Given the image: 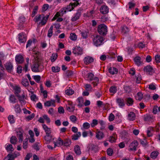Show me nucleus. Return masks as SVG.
Returning a JSON list of instances; mask_svg holds the SVG:
<instances>
[{
	"instance_id": "09e8293b",
	"label": "nucleus",
	"mask_w": 160,
	"mask_h": 160,
	"mask_svg": "<svg viewBox=\"0 0 160 160\" xmlns=\"http://www.w3.org/2000/svg\"><path fill=\"white\" fill-rule=\"evenodd\" d=\"M33 79L38 83L41 80V77L39 75H35L32 76Z\"/></svg>"
},
{
	"instance_id": "f257e3e1",
	"label": "nucleus",
	"mask_w": 160,
	"mask_h": 160,
	"mask_svg": "<svg viewBox=\"0 0 160 160\" xmlns=\"http://www.w3.org/2000/svg\"><path fill=\"white\" fill-rule=\"evenodd\" d=\"M98 31L100 34L106 35L107 32V27L104 24H101L98 26Z\"/></svg>"
},
{
	"instance_id": "c9c22d12",
	"label": "nucleus",
	"mask_w": 160,
	"mask_h": 160,
	"mask_svg": "<svg viewBox=\"0 0 160 160\" xmlns=\"http://www.w3.org/2000/svg\"><path fill=\"white\" fill-rule=\"evenodd\" d=\"M143 95L142 92H138L136 96V99L140 101L143 98Z\"/></svg>"
},
{
	"instance_id": "ddd939ff",
	"label": "nucleus",
	"mask_w": 160,
	"mask_h": 160,
	"mask_svg": "<svg viewBox=\"0 0 160 160\" xmlns=\"http://www.w3.org/2000/svg\"><path fill=\"white\" fill-rule=\"evenodd\" d=\"M81 13L79 10L78 11L74 16L72 18L71 20L72 22H74L78 20L81 15Z\"/></svg>"
},
{
	"instance_id": "ea45409f",
	"label": "nucleus",
	"mask_w": 160,
	"mask_h": 160,
	"mask_svg": "<svg viewBox=\"0 0 160 160\" xmlns=\"http://www.w3.org/2000/svg\"><path fill=\"white\" fill-rule=\"evenodd\" d=\"M60 69V68L58 66L52 67V71L54 72H59Z\"/></svg>"
},
{
	"instance_id": "6e6d98bb",
	"label": "nucleus",
	"mask_w": 160,
	"mask_h": 160,
	"mask_svg": "<svg viewBox=\"0 0 160 160\" xmlns=\"http://www.w3.org/2000/svg\"><path fill=\"white\" fill-rule=\"evenodd\" d=\"M152 131V128H148L147 131V134L148 137H150L152 135V134L151 132V131Z\"/></svg>"
},
{
	"instance_id": "8fccbe9b",
	"label": "nucleus",
	"mask_w": 160,
	"mask_h": 160,
	"mask_svg": "<svg viewBox=\"0 0 160 160\" xmlns=\"http://www.w3.org/2000/svg\"><path fill=\"white\" fill-rule=\"evenodd\" d=\"M124 89L126 92L129 93L131 92V87L128 86H125L124 87Z\"/></svg>"
},
{
	"instance_id": "a19ab883",
	"label": "nucleus",
	"mask_w": 160,
	"mask_h": 160,
	"mask_svg": "<svg viewBox=\"0 0 160 160\" xmlns=\"http://www.w3.org/2000/svg\"><path fill=\"white\" fill-rule=\"evenodd\" d=\"M6 149L8 151H11V152L14 150V148L10 144L7 145Z\"/></svg>"
},
{
	"instance_id": "603ef678",
	"label": "nucleus",
	"mask_w": 160,
	"mask_h": 160,
	"mask_svg": "<svg viewBox=\"0 0 160 160\" xmlns=\"http://www.w3.org/2000/svg\"><path fill=\"white\" fill-rule=\"evenodd\" d=\"M10 100L12 103H15L17 101V99L15 97V96L14 95H11L10 97Z\"/></svg>"
},
{
	"instance_id": "49530a36",
	"label": "nucleus",
	"mask_w": 160,
	"mask_h": 160,
	"mask_svg": "<svg viewBox=\"0 0 160 160\" xmlns=\"http://www.w3.org/2000/svg\"><path fill=\"white\" fill-rule=\"evenodd\" d=\"M71 143V140L70 139H66L63 142V144L64 146H68Z\"/></svg>"
},
{
	"instance_id": "c03bdc74",
	"label": "nucleus",
	"mask_w": 160,
	"mask_h": 160,
	"mask_svg": "<svg viewBox=\"0 0 160 160\" xmlns=\"http://www.w3.org/2000/svg\"><path fill=\"white\" fill-rule=\"evenodd\" d=\"M14 108L15 111L17 113H20L21 111V110L20 107V106L18 104H17L15 105Z\"/></svg>"
},
{
	"instance_id": "3c124183",
	"label": "nucleus",
	"mask_w": 160,
	"mask_h": 160,
	"mask_svg": "<svg viewBox=\"0 0 160 160\" xmlns=\"http://www.w3.org/2000/svg\"><path fill=\"white\" fill-rule=\"evenodd\" d=\"M113 152V149L110 148H108L107 150V154L109 156H112Z\"/></svg>"
},
{
	"instance_id": "2f4dec72",
	"label": "nucleus",
	"mask_w": 160,
	"mask_h": 160,
	"mask_svg": "<svg viewBox=\"0 0 160 160\" xmlns=\"http://www.w3.org/2000/svg\"><path fill=\"white\" fill-rule=\"evenodd\" d=\"M65 92L66 94L70 96L72 95L74 93V91L72 89L69 88L66 90Z\"/></svg>"
},
{
	"instance_id": "6ab92c4d",
	"label": "nucleus",
	"mask_w": 160,
	"mask_h": 160,
	"mask_svg": "<svg viewBox=\"0 0 160 160\" xmlns=\"http://www.w3.org/2000/svg\"><path fill=\"white\" fill-rule=\"evenodd\" d=\"M76 7L72 2H71L66 7V8L68 11H71L73 10L75 7Z\"/></svg>"
},
{
	"instance_id": "bf43d9fd",
	"label": "nucleus",
	"mask_w": 160,
	"mask_h": 160,
	"mask_svg": "<svg viewBox=\"0 0 160 160\" xmlns=\"http://www.w3.org/2000/svg\"><path fill=\"white\" fill-rule=\"evenodd\" d=\"M116 139L115 138L112 136H110L108 138V141L109 142L112 143L116 141Z\"/></svg>"
},
{
	"instance_id": "dca6fc26",
	"label": "nucleus",
	"mask_w": 160,
	"mask_h": 160,
	"mask_svg": "<svg viewBox=\"0 0 160 160\" xmlns=\"http://www.w3.org/2000/svg\"><path fill=\"white\" fill-rule=\"evenodd\" d=\"M17 96L18 98V99L21 102L22 104H25V101L24 100L25 96L24 92L22 96L18 95Z\"/></svg>"
},
{
	"instance_id": "cd10ccee",
	"label": "nucleus",
	"mask_w": 160,
	"mask_h": 160,
	"mask_svg": "<svg viewBox=\"0 0 160 160\" xmlns=\"http://www.w3.org/2000/svg\"><path fill=\"white\" fill-rule=\"evenodd\" d=\"M44 139L47 143L49 142L52 139V137L51 134H46V136L44 137Z\"/></svg>"
},
{
	"instance_id": "a878e982",
	"label": "nucleus",
	"mask_w": 160,
	"mask_h": 160,
	"mask_svg": "<svg viewBox=\"0 0 160 160\" xmlns=\"http://www.w3.org/2000/svg\"><path fill=\"white\" fill-rule=\"evenodd\" d=\"M141 60V58L139 57H136L134 59V61L135 64L138 66H140L142 63Z\"/></svg>"
},
{
	"instance_id": "a18cd8bd",
	"label": "nucleus",
	"mask_w": 160,
	"mask_h": 160,
	"mask_svg": "<svg viewBox=\"0 0 160 160\" xmlns=\"http://www.w3.org/2000/svg\"><path fill=\"white\" fill-rule=\"evenodd\" d=\"M129 31V28L126 26H124L122 28V32L124 33H126Z\"/></svg>"
},
{
	"instance_id": "473e14b6",
	"label": "nucleus",
	"mask_w": 160,
	"mask_h": 160,
	"mask_svg": "<svg viewBox=\"0 0 160 160\" xmlns=\"http://www.w3.org/2000/svg\"><path fill=\"white\" fill-rule=\"evenodd\" d=\"M43 17V14H42L41 15H39L38 16H36L34 18V20L36 22H37L39 21H41V19L42 18V17Z\"/></svg>"
},
{
	"instance_id": "aec40b11",
	"label": "nucleus",
	"mask_w": 160,
	"mask_h": 160,
	"mask_svg": "<svg viewBox=\"0 0 160 160\" xmlns=\"http://www.w3.org/2000/svg\"><path fill=\"white\" fill-rule=\"evenodd\" d=\"M118 105L120 107H123L125 105L124 100L121 98H117L116 99Z\"/></svg>"
},
{
	"instance_id": "0eeeda50",
	"label": "nucleus",
	"mask_w": 160,
	"mask_h": 160,
	"mask_svg": "<svg viewBox=\"0 0 160 160\" xmlns=\"http://www.w3.org/2000/svg\"><path fill=\"white\" fill-rule=\"evenodd\" d=\"M67 109L70 112H73L75 110V106L72 104V102L71 101L68 102V104L66 105Z\"/></svg>"
},
{
	"instance_id": "9d476101",
	"label": "nucleus",
	"mask_w": 160,
	"mask_h": 160,
	"mask_svg": "<svg viewBox=\"0 0 160 160\" xmlns=\"http://www.w3.org/2000/svg\"><path fill=\"white\" fill-rule=\"evenodd\" d=\"M96 134V137L98 140H101L104 137L103 133L98 129L97 130Z\"/></svg>"
},
{
	"instance_id": "79ce46f5",
	"label": "nucleus",
	"mask_w": 160,
	"mask_h": 160,
	"mask_svg": "<svg viewBox=\"0 0 160 160\" xmlns=\"http://www.w3.org/2000/svg\"><path fill=\"white\" fill-rule=\"evenodd\" d=\"M38 9V7L37 6H35L34 7V8L33 10V11L32 12V15H31L32 17H33L35 16V14H36L37 12Z\"/></svg>"
},
{
	"instance_id": "5fc2aeb1",
	"label": "nucleus",
	"mask_w": 160,
	"mask_h": 160,
	"mask_svg": "<svg viewBox=\"0 0 160 160\" xmlns=\"http://www.w3.org/2000/svg\"><path fill=\"white\" fill-rule=\"evenodd\" d=\"M70 119L74 123H75L77 121V118L74 115H72L70 117Z\"/></svg>"
},
{
	"instance_id": "393cba45",
	"label": "nucleus",
	"mask_w": 160,
	"mask_h": 160,
	"mask_svg": "<svg viewBox=\"0 0 160 160\" xmlns=\"http://www.w3.org/2000/svg\"><path fill=\"white\" fill-rule=\"evenodd\" d=\"M126 104L127 105L131 106L133 103V100L132 98H128L126 99Z\"/></svg>"
},
{
	"instance_id": "9b49d317",
	"label": "nucleus",
	"mask_w": 160,
	"mask_h": 160,
	"mask_svg": "<svg viewBox=\"0 0 160 160\" xmlns=\"http://www.w3.org/2000/svg\"><path fill=\"white\" fill-rule=\"evenodd\" d=\"M100 12L102 14H106L108 12L109 8L106 5L102 6L100 8Z\"/></svg>"
},
{
	"instance_id": "7c9ffc66",
	"label": "nucleus",
	"mask_w": 160,
	"mask_h": 160,
	"mask_svg": "<svg viewBox=\"0 0 160 160\" xmlns=\"http://www.w3.org/2000/svg\"><path fill=\"white\" fill-rule=\"evenodd\" d=\"M74 152L77 154L80 155L81 154V151L79 146L77 145L75 147Z\"/></svg>"
},
{
	"instance_id": "7ed1b4c3",
	"label": "nucleus",
	"mask_w": 160,
	"mask_h": 160,
	"mask_svg": "<svg viewBox=\"0 0 160 160\" xmlns=\"http://www.w3.org/2000/svg\"><path fill=\"white\" fill-rule=\"evenodd\" d=\"M16 132L17 133V137L18 138L19 142H22L23 140V130L21 128H19L17 130Z\"/></svg>"
},
{
	"instance_id": "69168bd1",
	"label": "nucleus",
	"mask_w": 160,
	"mask_h": 160,
	"mask_svg": "<svg viewBox=\"0 0 160 160\" xmlns=\"http://www.w3.org/2000/svg\"><path fill=\"white\" fill-rule=\"evenodd\" d=\"M61 15H62V14L60 13V12H57L52 19V20L53 21L56 19L59 16H61Z\"/></svg>"
},
{
	"instance_id": "72a5a7b5",
	"label": "nucleus",
	"mask_w": 160,
	"mask_h": 160,
	"mask_svg": "<svg viewBox=\"0 0 160 160\" xmlns=\"http://www.w3.org/2000/svg\"><path fill=\"white\" fill-rule=\"evenodd\" d=\"M158 152L157 151L152 152L150 155L151 157L153 159H155L158 156Z\"/></svg>"
},
{
	"instance_id": "2eb2a0df",
	"label": "nucleus",
	"mask_w": 160,
	"mask_h": 160,
	"mask_svg": "<svg viewBox=\"0 0 160 160\" xmlns=\"http://www.w3.org/2000/svg\"><path fill=\"white\" fill-rule=\"evenodd\" d=\"M5 67L8 72H11L12 71L13 66L11 62L6 63Z\"/></svg>"
},
{
	"instance_id": "de8ad7c7",
	"label": "nucleus",
	"mask_w": 160,
	"mask_h": 160,
	"mask_svg": "<svg viewBox=\"0 0 160 160\" xmlns=\"http://www.w3.org/2000/svg\"><path fill=\"white\" fill-rule=\"evenodd\" d=\"M117 88L115 86H113L111 87L109 89V91L111 93H115L117 92Z\"/></svg>"
},
{
	"instance_id": "6e6552de",
	"label": "nucleus",
	"mask_w": 160,
	"mask_h": 160,
	"mask_svg": "<svg viewBox=\"0 0 160 160\" xmlns=\"http://www.w3.org/2000/svg\"><path fill=\"white\" fill-rule=\"evenodd\" d=\"M73 53L78 55H81L82 53V49L79 47H76L73 49Z\"/></svg>"
},
{
	"instance_id": "4c0bfd02",
	"label": "nucleus",
	"mask_w": 160,
	"mask_h": 160,
	"mask_svg": "<svg viewBox=\"0 0 160 160\" xmlns=\"http://www.w3.org/2000/svg\"><path fill=\"white\" fill-rule=\"evenodd\" d=\"M58 57V54L57 53H53L50 59L52 62H54Z\"/></svg>"
},
{
	"instance_id": "bb28decb",
	"label": "nucleus",
	"mask_w": 160,
	"mask_h": 160,
	"mask_svg": "<svg viewBox=\"0 0 160 160\" xmlns=\"http://www.w3.org/2000/svg\"><path fill=\"white\" fill-rule=\"evenodd\" d=\"M13 89L15 91V93L16 96L19 95V93L21 92V88L20 87L18 86H15L13 88Z\"/></svg>"
},
{
	"instance_id": "864d4df0",
	"label": "nucleus",
	"mask_w": 160,
	"mask_h": 160,
	"mask_svg": "<svg viewBox=\"0 0 160 160\" xmlns=\"http://www.w3.org/2000/svg\"><path fill=\"white\" fill-rule=\"evenodd\" d=\"M23 148L24 149H26L28 148V139H26L23 141L22 145Z\"/></svg>"
},
{
	"instance_id": "1a4fd4ad",
	"label": "nucleus",
	"mask_w": 160,
	"mask_h": 160,
	"mask_svg": "<svg viewBox=\"0 0 160 160\" xmlns=\"http://www.w3.org/2000/svg\"><path fill=\"white\" fill-rule=\"evenodd\" d=\"M19 41L20 43H23L26 41V36L23 33H20L18 35Z\"/></svg>"
},
{
	"instance_id": "e433bc0d",
	"label": "nucleus",
	"mask_w": 160,
	"mask_h": 160,
	"mask_svg": "<svg viewBox=\"0 0 160 160\" xmlns=\"http://www.w3.org/2000/svg\"><path fill=\"white\" fill-rule=\"evenodd\" d=\"M22 85L25 87H28L29 85V83L28 80L26 79H24L22 80Z\"/></svg>"
},
{
	"instance_id": "39448f33",
	"label": "nucleus",
	"mask_w": 160,
	"mask_h": 160,
	"mask_svg": "<svg viewBox=\"0 0 160 160\" xmlns=\"http://www.w3.org/2000/svg\"><path fill=\"white\" fill-rule=\"evenodd\" d=\"M39 65L38 61H36L34 63L32 66V70L34 72H39V71L38 69V67Z\"/></svg>"
},
{
	"instance_id": "412c9836",
	"label": "nucleus",
	"mask_w": 160,
	"mask_h": 160,
	"mask_svg": "<svg viewBox=\"0 0 160 160\" xmlns=\"http://www.w3.org/2000/svg\"><path fill=\"white\" fill-rule=\"evenodd\" d=\"M55 101L54 100H51L48 101L44 103V105L46 107H49L51 105L55 106Z\"/></svg>"
},
{
	"instance_id": "f8f14e48",
	"label": "nucleus",
	"mask_w": 160,
	"mask_h": 160,
	"mask_svg": "<svg viewBox=\"0 0 160 160\" xmlns=\"http://www.w3.org/2000/svg\"><path fill=\"white\" fill-rule=\"evenodd\" d=\"M93 58L89 56L85 57L84 59V62L86 64H89L93 62Z\"/></svg>"
},
{
	"instance_id": "e2e57ef3",
	"label": "nucleus",
	"mask_w": 160,
	"mask_h": 160,
	"mask_svg": "<svg viewBox=\"0 0 160 160\" xmlns=\"http://www.w3.org/2000/svg\"><path fill=\"white\" fill-rule=\"evenodd\" d=\"M49 7V5L47 4H45L43 5L42 10L43 11H46Z\"/></svg>"
},
{
	"instance_id": "0e129e2a",
	"label": "nucleus",
	"mask_w": 160,
	"mask_h": 160,
	"mask_svg": "<svg viewBox=\"0 0 160 160\" xmlns=\"http://www.w3.org/2000/svg\"><path fill=\"white\" fill-rule=\"evenodd\" d=\"M67 10L65 7L62 8L61 9L60 11V13L62 14V15L63 14H65L67 12Z\"/></svg>"
},
{
	"instance_id": "37998d69",
	"label": "nucleus",
	"mask_w": 160,
	"mask_h": 160,
	"mask_svg": "<svg viewBox=\"0 0 160 160\" xmlns=\"http://www.w3.org/2000/svg\"><path fill=\"white\" fill-rule=\"evenodd\" d=\"M70 39L72 40L75 41L77 39V37L75 33H72L69 37Z\"/></svg>"
},
{
	"instance_id": "f03ea898",
	"label": "nucleus",
	"mask_w": 160,
	"mask_h": 160,
	"mask_svg": "<svg viewBox=\"0 0 160 160\" xmlns=\"http://www.w3.org/2000/svg\"><path fill=\"white\" fill-rule=\"evenodd\" d=\"M103 41V38L99 35L95 37L93 39V43L96 46L100 45Z\"/></svg>"
},
{
	"instance_id": "423d86ee",
	"label": "nucleus",
	"mask_w": 160,
	"mask_h": 160,
	"mask_svg": "<svg viewBox=\"0 0 160 160\" xmlns=\"http://www.w3.org/2000/svg\"><path fill=\"white\" fill-rule=\"evenodd\" d=\"M138 142L136 140L134 141L130 144L129 146L130 148L128 149L129 151H136V147L138 146Z\"/></svg>"
},
{
	"instance_id": "4468645a",
	"label": "nucleus",
	"mask_w": 160,
	"mask_h": 160,
	"mask_svg": "<svg viewBox=\"0 0 160 160\" xmlns=\"http://www.w3.org/2000/svg\"><path fill=\"white\" fill-rule=\"evenodd\" d=\"M15 60L18 63L21 64L24 61V58L22 55H19L16 56Z\"/></svg>"
},
{
	"instance_id": "5701e85b",
	"label": "nucleus",
	"mask_w": 160,
	"mask_h": 160,
	"mask_svg": "<svg viewBox=\"0 0 160 160\" xmlns=\"http://www.w3.org/2000/svg\"><path fill=\"white\" fill-rule=\"evenodd\" d=\"M43 128L45 130L46 134H51V131L50 128H48L45 124H42Z\"/></svg>"
},
{
	"instance_id": "b1692460",
	"label": "nucleus",
	"mask_w": 160,
	"mask_h": 160,
	"mask_svg": "<svg viewBox=\"0 0 160 160\" xmlns=\"http://www.w3.org/2000/svg\"><path fill=\"white\" fill-rule=\"evenodd\" d=\"M108 71L112 75L117 73L118 69L115 68H110L108 69Z\"/></svg>"
},
{
	"instance_id": "58836bf2",
	"label": "nucleus",
	"mask_w": 160,
	"mask_h": 160,
	"mask_svg": "<svg viewBox=\"0 0 160 160\" xmlns=\"http://www.w3.org/2000/svg\"><path fill=\"white\" fill-rule=\"evenodd\" d=\"M17 141V138L15 136H12L10 138V142L12 144H15Z\"/></svg>"
},
{
	"instance_id": "774afa93",
	"label": "nucleus",
	"mask_w": 160,
	"mask_h": 160,
	"mask_svg": "<svg viewBox=\"0 0 160 160\" xmlns=\"http://www.w3.org/2000/svg\"><path fill=\"white\" fill-rule=\"evenodd\" d=\"M149 88L151 90H154L156 89V87L153 84H151L149 85Z\"/></svg>"
},
{
	"instance_id": "4be33fe9",
	"label": "nucleus",
	"mask_w": 160,
	"mask_h": 160,
	"mask_svg": "<svg viewBox=\"0 0 160 160\" xmlns=\"http://www.w3.org/2000/svg\"><path fill=\"white\" fill-rule=\"evenodd\" d=\"M77 100L78 101V106L81 108L83 106L84 100L83 98L82 97L78 98L77 99Z\"/></svg>"
},
{
	"instance_id": "13d9d810",
	"label": "nucleus",
	"mask_w": 160,
	"mask_h": 160,
	"mask_svg": "<svg viewBox=\"0 0 160 160\" xmlns=\"http://www.w3.org/2000/svg\"><path fill=\"white\" fill-rule=\"evenodd\" d=\"M90 127V124L88 122H85L83 124V127L84 129H88Z\"/></svg>"
},
{
	"instance_id": "4d7b16f0",
	"label": "nucleus",
	"mask_w": 160,
	"mask_h": 160,
	"mask_svg": "<svg viewBox=\"0 0 160 160\" xmlns=\"http://www.w3.org/2000/svg\"><path fill=\"white\" fill-rule=\"evenodd\" d=\"M87 76L88 80L90 81L93 80L94 75L92 73H88Z\"/></svg>"
},
{
	"instance_id": "f704fd0d",
	"label": "nucleus",
	"mask_w": 160,
	"mask_h": 160,
	"mask_svg": "<svg viewBox=\"0 0 160 160\" xmlns=\"http://www.w3.org/2000/svg\"><path fill=\"white\" fill-rule=\"evenodd\" d=\"M53 28V26L52 25L50 27V28L48 30V37L49 38H51L52 35Z\"/></svg>"
},
{
	"instance_id": "c756f323",
	"label": "nucleus",
	"mask_w": 160,
	"mask_h": 160,
	"mask_svg": "<svg viewBox=\"0 0 160 160\" xmlns=\"http://www.w3.org/2000/svg\"><path fill=\"white\" fill-rule=\"evenodd\" d=\"M81 136V133L80 132H78L76 134H74L72 136V139L74 140H77L78 138Z\"/></svg>"
},
{
	"instance_id": "680f3d73",
	"label": "nucleus",
	"mask_w": 160,
	"mask_h": 160,
	"mask_svg": "<svg viewBox=\"0 0 160 160\" xmlns=\"http://www.w3.org/2000/svg\"><path fill=\"white\" fill-rule=\"evenodd\" d=\"M8 119L11 123H13L14 122L13 115H9L8 117Z\"/></svg>"
},
{
	"instance_id": "c85d7f7f",
	"label": "nucleus",
	"mask_w": 160,
	"mask_h": 160,
	"mask_svg": "<svg viewBox=\"0 0 160 160\" xmlns=\"http://www.w3.org/2000/svg\"><path fill=\"white\" fill-rule=\"evenodd\" d=\"M63 144V141L60 138H59L58 140L55 143V146H59Z\"/></svg>"
},
{
	"instance_id": "a211bd4d",
	"label": "nucleus",
	"mask_w": 160,
	"mask_h": 160,
	"mask_svg": "<svg viewBox=\"0 0 160 160\" xmlns=\"http://www.w3.org/2000/svg\"><path fill=\"white\" fill-rule=\"evenodd\" d=\"M136 115L133 112H130L128 115V119L130 121H133L135 120Z\"/></svg>"
},
{
	"instance_id": "338daca9",
	"label": "nucleus",
	"mask_w": 160,
	"mask_h": 160,
	"mask_svg": "<svg viewBox=\"0 0 160 160\" xmlns=\"http://www.w3.org/2000/svg\"><path fill=\"white\" fill-rule=\"evenodd\" d=\"M155 60L157 63H159L160 62V56L158 55H157L155 57Z\"/></svg>"
},
{
	"instance_id": "20e7f679",
	"label": "nucleus",
	"mask_w": 160,
	"mask_h": 160,
	"mask_svg": "<svg viewBox=\"0 0 160 160\" xmlns=\"http://www.w3.org/2000/svg\"><path fill=\"white\" fill-rule=\"evenodd\" d=\"M144 71L147 74L150 75H152L155 72L153 68L150 65H148L145 67L144 68Z\"/></svg>"
},
{
	"instance_id": "052dcab7",
	"label": "nucleus",
	"mask_w": 160,
	"mask_h": 160,
	"mask_svg": "<svg viewBox=\"0 0 160 160\" xmlns=\"http://www.w3.org/2000/svg\"><path fill=\"white\" fill-rule=\"evenodd\" d=\"M98 123V121L96 119H93L92 121V122L91 123V125L92 127H93L97 125Z\"/></svg>"
},
{
	"instance_id": "f3484780",
	"label": "nucleus",
	"mask_w": 160,
	"mask_h": 160,
	"mask_svg": "<svg viewBox=\"0 0 160 160\" xmlns=\"http://www.w3.org/2000/svg\"><path fill=\"white\" fill-rule=\"evenodd\" d=\"M49 15H47L45 16V15L43 14V17L41 19L40 23H41L42 25H44L47 22V21L49 18Z\"/></svg>"
}]
</instances>
